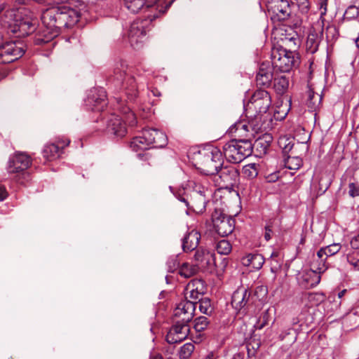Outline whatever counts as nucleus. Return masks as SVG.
<instances>
[{"label": "nucleus", "mask_w": 359, "mask_h": 359, "mask_svg": "<svg viewBox=\"0 0 359 359\" xmlns=\"http://www.w3.org/2000/svg\"><path fill=\"white\" fill-rule=\"evenodd\" d=\"M285 166L290 170H298L302 164V158L296 156H287L284 158Z\"/></svg>", "instance_id": "a19ab883"}, {"label": "nucleus", "mask_w": 359, "mask_h": 359, "mask_svg": "<svg viewBox=\"0 0 359 359\" xmlns=\"http://www.w3.org/2000/svg\"><path fill=\"white\" fill-rule=\"evenodd\" d=\"M273 235V224L271 222H269L264 227V238L266 241L271 239Z\"/></svg>", "instance_id": "052dcab7"}, {"label": "nucleus", "mask_w": 359, "mask_h": 359, "mask_svg": "<svg viewBox=\"0 0 359 359\" xmlns=\"http://www.w3.org/2000/svg\"><path fill=\"white\" fill-rule=\"evenodd\" d=\"M329 268V264L327 263V258L325 257L314 258L311 263V269L321 275Z\"/></svg>", "instance_id": "c9c22d12"}, {"label": "nucleus", "mask_w": 359, "mask_h": 359, "mask_svg": "<svg viewBox=\"0 0 359 359\" xmlns=\"http://www.w3.org/2000/svg\"><path fill=\"white\" fill-rule=\"evenodd\" d=\"M308 295L309 302H313L316 305L323 302L325 299V294L320 292H309Z\"/></svg>", "instance_id": "5fc2aeb1"}, {"label": "nucleus", "mask_w": 359, "mask_h": 359, "mask_svg": "<svg viewBox=\"0 0 359 359\" xmlns=\"http://www.w3.org/2000/svg\"><path fill=\"white\" fill-rule=\"evenodd\" d=\"M271 65L275 71L289 72L299 63V54L283 47L274 48L271 50Z\"/></svg>", "instance_id": "20e7f679"}, {"label": "nucleus", "mask_w": 359, "mask_h": 359, "mask_svg": "<svg viewBox=\"0 0 359 359\" xmlns=\"http://www.w3.org/2000/svg\"><path fill=\"white\" fill-rule=\"evenodd\" d=\"M157 0H123L125 7L132 13L156 6Z\"/></svg>", "instance_id": "b1692460"}, {"label": "nucleus", "mask_w": 359, "mask_h": 359, "mask_svg": "<svg viewBox=\"0 0 359 359\" xmlns=\"http://www.w3.org/2000/svg\"><path fill=\"white\" fill-rule=\"evenodd\" d=\"M278 145L282 149V152L285 158L288 156L287 154L292 151L294 146V143L293 140L283 137L279 139Z\"/></svg>", "instance_id": "ea45409f"}, {"label": "nucleus", "mask_w": 359, "mask_h": 359, "mask_svg": "<svg viewBox=\"0 0 359 359\" xmlns=\"http://www.w3.org/2000/svg\"><path fill=\"white\" fill-rule=\"evenodd\" d=\"M240 180V172L237 168L231 164L222 165L214 176V181L221 187L236 186Z\"/></svg>", "instance_id": "1a4fd4ad"}, {"label": "nucleus", "mask_w": 359, "mask_h": 359, "mask_svg": "<svg viewBox=\"0 0 359 359\" xmlns=\"http://www.w3.org/2000/svg\"><path fill=\"white\" fill-rule=\"evenodd\" d=\"M229 216L224 214V211L220 208H215L214 212L212 213L211 219L213 224H217L219 222L223 219H226V217H229Z\"/></svg>", "instance_id": "8fccbe9b"}, {"label": "nucleus", "mask_w": 359, "mask_h": 359, "mask_svg": "<svg viewBox=\"0 0 359 359\" xmlns=\"http://www.w3.org/2000/svg\"><path fill=\"white\" fill-rule=\"evenodd\" d=\"M168 271L170 273L175 272L177 269H179L180 261L177 256H172L168 258L166 262Z\"/></svg>", "instance_id": "3c124183"}, {"label": "nucleus", "mask_w": 359, "mask_h": 359, "mask_svg": "<svg viewBox=\"0 0 359 359\" xmlns=\"http://www.w3.org/2000/svg\"><path fill=\"white\" fill-rule=\"evenodd\" d=\"M128 70L126 62L118 60L108 79L111 85L119 87L120 96L116 97L118 103H134L139 95V84L133 76L129 75Z\"/></svg>", "instance_id": "f03ea898"}, {"label": "nucleus", "mask_w": 359, "mask_h": 359, "mask_svg": "<svg viewBox=\"0 0 359 359\" xmlns=\"http://www.w3.org/2000/svg\"><path fill=\"white\" fill-rule=\"evenodd\" d=\"M146 135V131H144V129L142 131L141 135L135 137L130 142V147L133 151H138L140 150H145L151 147V144L149 143V141H147V139H145Z\"/></svg>", "instance_id": "473e14b6"}, {"label": "nucleus", "mask_w": 359, "mask_h": 359, "mask_svg": "<svg viewBox=\"0 0 359 359\" xmlns=\"http://www.w3.org/2000/svg\"><path fill=\"white\" fill-rule=\"evenodd\" d=\"M213 226L219 236L222 237L227 236L231 234L234 229L235 220L230 216L226 217V219H223Z\"/></svg>", "instance_id": "c85d7f7f"}, {"label": "nucleus", "mask_w": 359, "mask_h": 359, "mask_svg": "<svg viewBox=\"0 0 359 359\" xmlns=\"http://www.w3.org/2000/svg\"><path fill=\"white\" fill-rule=\"evenodd\" d=\"M234 144H236L239 156H241V161L247 157L251 156L253 151L252 143L250 140L233 139Z\"/></svg>", "instance_id": "c756f323"}, {"label": "nucleus", "mask_w": 359, "mask_h": 359, "mask_svg": "<svg viewBox=\"0 0 359 359\" xmlns=\"http://www.w3.org/2000/svg\"><path fill=\"white\" fill-rule=\"evenodd\" d=\"M34 1L39 4L50 2V1L55 3V4H64V3L69 2V0H34Z\"/></svg>", "instance_id": "338daca9"}, {"label": "nucleus", "mask_w": 359, "mask_h": 359, "mask_svg": "<svg viewBox=\"0 0 359 359\" xmlns=\"http://www.w3.org/2000/svg\"><path fill=\"white\" fill-rule=\"evenodd\" d=\"M251 296V292L245 288H239L236 290L231 297V304L232 306L236 309L240 311L243 309L248 302H250V298Z\"/></svg>", "instance_id": "5701e85b"}, {"label": "nucleus", "mask_w": 359, "mask_h": 359, "mask_svg": "<svg viewBox=\"0 0 359 359\" xmlns=\"http://www.w3.org/2000/svg\"><path fill=\"white\" fill-rule=\"evenodd\" d=\"M273 71L275 70L269 61L262 62L259 65L255 78L257 86L269 88L274 78Z\"/></svg>", "instance_id": "4468645a"}, {"label": "nucleus", "mask_w": 359, "mask_h": 359, "mask_svg": "<svg viewBox=\"0 0 359 359\" xmlns=\"http://www.w3.org/2000/svg\"><path fill=\"white\" fill-rule=\"evenodd\" d=\"M264 258L261 254H248L242 258V264L246 266H250L255 269H260L264 263Z\"/></svg>", "instance_id": "7c9ffc66"}, {"label": "nucleus", "mask_w": 359, "mask_h": 359, "mask_svg": "<svg viewBox=\"0 0 359 359\" xmlns=\"http://www.w3.org/2000/svg\"><path fill=\"white\" fill-rule=\"evenodd\" d=\"M250 128L248 121H240L232 125L229 130L231 133H237L238 136H244L246 133L249 132Z\"/></svg>", "instance_id": "4c0bfd02"}, {"label": "nucleus", "mask_w": 359, "mask_h": 359, "mask_svg": "<svg viewBox=\"0 0 359 359\" xmlns=\"http://www.w3.org/2000/svg\"><path fill=\"white\" fill-rule=\"evenodd\" d=\"M326 38L328 41H335L339 36V30L334 25L327 26L326 28Z\"/></svg>", "instance_id": "603ef678"}, {"label": "nucleus", "mask_w": 359, "mask_h": 359, "mask_svg": "<svg viewBox=\"0 0 359 359\" xmlns=\"http://www.w3.org/2000/svg\"><path fill=\"white\" fill-rule=\"evenodd\" d=\"M80 18V13L69 6L51 7L43 11L41 19L43 29L34 37V43H48L57 36L62 29L75 25Z\"/></svg>", "instance_id": "f257e3e1"}, {"label": "nucleus", "mask_w": 359, "mask_h": 359, "mask_svg": "<svg viewBox=\"0 0 359 359\" xmlns=\"http://www.w3.org/2000/svg\"><path fill=\"white\" fill-rule=\"evenodd\" d=\"M327 1L328 0H319V8L320 11V17L325 15L327 11Z\"/></svg>", "instance_id": "680f3d73"}, {"label": "nucleus", "mask_w": 359, "mask_h": 359, "mask_svg": "<svg viewBox=\"0 0 359 359\" xmlns=\"http://www.w3.org/2000/svg\"><path fill=\"white\" fill-rule=\"evenodd\" d=\"M146 35L144 25L142 21H134L130 26L128 32V41L134 49L142 47L143 39Z\"/></svg>", "instance_id": "ddd939ff"}, {"label": "nucleus", "mask_w": 359, "mask_h": 359, "mask_svg": "<svg viewBox=\"0 0 359 359\" xmlns=\"http://www.w3.org/2000/svg\"><path fill=\"white\" fill-rule=\"evenodd\" d=\"M359 15V8L355 6H350L346 10L341 20H351L358 18Z\"/></svg>", "instance_id": "49530a36"}, {"label": "nucleus", "mask_w": 359, "mask_h": 359, "mask_svg": "<svg viewBox=\"0 0 359 359\" xmlns=\"http://www.w3.org/2000/svg\"><path fill=\"white\" fill-rule=\"evenodd\" d=\"M86 105L94 111H100L107 104L106 91L102 88L90 90L87 99Z\"/></svg>", "instance_id": "f8f14e48"}, {"label": "nucleus", "mask_w": 359, "mask_h": 359, "mask_svg": "<svg viewBox=\"0 0 359 359\" xmlns=\"http://www.w3.org/2000/svg\"><path fill=\"white\" fill-rule=\"evenodd\" d=\"M297 279L299 285L304 289H311L318 285L321 280V276L310 269L298 273Z\"/></svg>", "instance_id": "f3484780"}, {"label": "nucleus", "mask_w": 359, "mask_h": 359, "mask_svg": "<svg viewBox=\"0 0 359 359\" xmlns=\"http://www.w3.org/2000/svg\"><path fill=\"white\" fill-rule=\"evenodd\" d=\"M209 323L210 322L206 317H198L194 320V328L197 332H201L206 329Z\"/></svg>", "instance_id": "de8ad7c7"}, {"label": "nucleus", "mask_w": 359, "mask_h": 359, "mask_svg": "<svg viewBox=\"0 0 359 359\" xmlns=\"http://www.w3.org/2000/svg\"><path fill=\"white\" fill-rule=\"evenodd\" d=\"M198 304L200 311L203 314L210 316L214 311V308L211 304V301L208 297L200 299Z\"/></svg>", "instance_id": "37998d69"}, {"label": "nucleus", "mask_w": 359, "mask_h": 359, "mask_svg": "<svg viewBox=\"0 0 359 359\" xmlns=\"http://www.w3.org/2000/svg\"><path fill=\"white\" fill-rule=\"evenodd\" d=\"M107 132L117 137H123L127 133L125 123L118 115L111 114L107 121Z\"/></svg>", "instance_id": "a211bd4d"}, {"label": "nucleus", "mask_w": 359, "mask_h": 359, "mask_svg": "<svg viewBox=\"0 0 359 359\" xmlns=\"http://www.w3.org/2000/svg\"><path fill=\"white\" fill-rule=\"evenodd\" d=\"M173 194L180 202L184 204L188 210L196 213H202L205 211L208 198L196 190L182 188L177 189Z\"/></svg>", "instance_id": "423d86ee"}, {"label": "nucleus", "mask_w": 359, "mask_h": 359, "mask_svg": "<svg viewBox=\"0 0 359 359\" xmlns=\"http://www.w3.org/2000/svg\"><path fill=\"white\" fill-rule=\"evenodd\" d=\"M294 4L289 0H267L266 8L273 22H284L292 15Z\"/></svg>", "instance_id": "0eeeda50"}, {"label": "nucleus", "mask_w": 359, "mask_h": 359, "mask_svg": "<svg viewBox=\"0 0 359 359\" xmlns=\"http://www.w3.org/2000/svg\"><path fill=\"white\" fill-rule=\"evenodd\" d=\"M259 165L249 163L243 167V176L248 180H253L258 175Z\"/></svg>", "instance_id": "58836bf2"}, {"label": "nucleus", "mask_w": 359, "mask_h": 359, "mask_svg": "<svg viewBox=\"0 0 359 359\" xmlns=\"http://www.w3.org/2000/svg\"><path fill=\"white\" fill-rule=\"evenodd\" d=\"M194 259L202 268L210 267L215 263V253L202 247L196 250Z\"/></svg>", "instance_id": "4be33fe9"}, {"label": "nucleus", "mask_w": 359, "mask_h": 359, "mask_svg": "<svg viewBox=\"0 0 359 359\" xmlns=\"http://www.w3.org/2000/svg\"><path fill=\"white\" fill-rule=\"evenodd\" d=\"M215 248L219 254L226 255L231 252L232 246L229 241L222 239L217 243Z\"/></svg>", "instance_id": "a18cd8bd"}, {"label": "nucleus", "mask_w": 359, "mask_h": 359, "mask_svg": "<svg viewBox=\"0 0 359 359\" xmlns=\"http://www.w3.org/2000/svg\"><path fill=\"white\" fill-rule=\"evenodd\" d=\"M341 248V245L340 243H332L327 246L321 248L317 252L318 257H325L327 259V257L333 256L336 255Z\"/></svg>", "instance_id": "f704fd0d"}, {"label": "nucleus", "mask_w": 359, "mask_h": 359, "mask_svg": "<svg viewBox=\"0 0 359 359\" xmlns=\"http://www.w3.org/2000/svg\"><path fill=\"white\" fill-rule=\"evenodd\" d=\"M124 113H128V114L126 115V118L127 121H128L129 125L131 126H135L137 124V120L135 114L132 111L131 107H128L125 109Z\"/></svg>", "instance_id": "13d9d810"}, {"label": "nucleus", "mask_w": 359, "mask_h": 359, "mask_svg": "<svg viewBox=\"0 0 359 359\" xmlns=\"http://www.w3.org/2000/svg\"><path fill=\"white\" fill-rule=\"evenodd\" d=\"M272 140L273 137L269 133H265L258 137L252 144L253 150L255 149L257 153L256 155L260 157L265 155L271 146Z\"/></svg>", "instance_id": "a878e982"}, {"label": "nucleus", "mask_w": 359, "mask_h": 359, "mask_svg": "<svg viewBox=\"0 0 359 359\" xmlns=\"http://www.w3.org/2000/svg\"><path fill=\"white\" fill-rule=\"evenodd\" d=\"M70 143L68 138L59 139L57 143H50L45 145L43 149V156L48 161H52L59 158L65 147Z\"/></svg>", "instance_id": "dca6fc26"}, {"label": "nucleus", "mask_w": 359, "mask_h": 359, "mask_svg": "<svg viewBox=\"0 0 359 359\" xmlns=\"http://www.w3.org/2000/svg\"><path fill=\"white\" fill-rule=\"evenodd\" d=\"M198 271L197 265L190 264L189 263H183L179 269V274L186 278L194 276Z\"/></svg>", "instance_id": "e433bc0d"}, {"label": "nucleus", "mask_w": 359, "mask_h": 359, "mask_svg": "<svg viewBox=\"0 0 359 359\" xmlns=\"http://www.w3.org/2000/svg\"><path fill=\"white\" fill-rule=\"evenodd\" d=\"M273 81V88L278 95H283L287 92L290 86L288 77L285 75L276 76Z\"/></svg>", "instance_id": "2f4dec72"}, {"label": "nucleus", "mask_w": 359, "mask_h": 359, "mask_svg": "<svg viewBox=\"0 0 359 359\" xmlns=\"http://www.w3.org/2000/svg\"><path fill=\"white\" fill-rule=\"evenodd\" d=\"M174 0L170 1L168 4H166L165 8L163 9H160L158 11H156L153 15H149L147 18L150 20V21H153L156 18H158L161 15L164 14L167 10L171 6Z\"/></svg>", "instance_id": "6e6d98bb"}, {"label": "nucleus", "mask_w": 359, "mask_h": 359, "mask_svg": "<svg viewBox=\"0 0 359 359\" xmlns=\"http://www.w3.org/2000/svg\"><path fill=\"white\" fill-rule=\"evenodd\" d=\"M195 285H201V291L200 292H194V290H191L189 293L188 297V301L192 302V303L194 304V306H196V304H198V302H199L200 299H203V294L204 293V285L203 282L201 280H193L191 283L188 285V289L191 288V287H195Z\"/></svg>", "instance_id": "72a5a7b5"}, {"label": "nucleus", "mask_w": 359, "mask_h": 359, "mask_svg": "<svg viewBox=\"0 0 359 359\" xmlns=\"http://www.w3.org/2000/svg\"><path fill=\"white\" fill-rule=\"evenodd\" d=\"M350 244L353 249H359V234L351 239Z\"/></svg>", "instance_id": "0e129e2a"}, {"label": "nucleus", "mask_w": 359, "mask_h": 359, "mask_svg": "<svg viewBox=\"0 0 359 359\" xmlns=\"http://www.w3.org/2000/svg\"><path fill=\"white\" fill-rule=\"evenodd\" d=\"M26 45L20 41L2 42L0 45V63L8 64L20 59L25 53Z\"/></svg>", "instance_id": "6e6552de"}, {"label": "nucleus", "mask_w": 359, "mask_h": 359, "mask_svg": "<svg viewBox=\"0 0 359 359\" xmlns=\"http://www.w3.org/2000/svg\"><path fill=\"white\" fill-rule=\"evenodd\" d=\"M332 183L331 177L327 174H323L318 181V194H323L330 187Z\"/></svg>", "instance_id": "79ce46f5"}, {"label": "nucleus", "mask_w": 359, "mask_h": 359, "mask_svg": "<svg viewBox=\"0 0 359 359\" xmlns=\"http://www.w3.org/2000/svg\"><path fill=\"white\" fill-rule=\"evenodd\" d=\"M189 323L184 322L182 320H176L165 337L166 341L170 344H174L184 340L188 337L190 331Z\"/></svg>", "instance_id": "9b49d317"}, {"label": "nucleus", "mask_w": 359, "mask_h": 359, "mask_svg": "<svg viewBox=\"0 0 359 359\" xmlns=\"http://www.w3.org/2000/svg\"><path fill=\"white\" fill-rule=\"evenodd\" d=\"M223 154L226 160L233 163L241 162V156H239L233 139L223 146Z\"/></svg>", "instance_id": "cd10ccee"}, {"label": "nucleus", "mask_w": 359, "mask_h": 359, "mask_svg": "<svg viewBox=\"0 0 359 359\" xmlns=\"http://www.w3.org/2000/svg\"><path fill=\"white\" fill-rule=\"evenodd\" d=\"M252 117L249 121L250 128L252 131L255 133H258L259 131L262 132L263 130H266L269 128V122L268 121H271V116L269 114H264V113H256L250 116Z\"/></svg>", "instance_id": "412c9836"}, {"label": "nucleus", "mask_w": 359, "mask_h": 359, "mask_svg": "<svg viewBox=\"0 0 359 359\" xmlns=\"http://www.w3.org/2000/svg\"><path fill=\"white\" fill-rule=\"evenodd\" d=\"M348 262L354 266L357 270H359V252L353 251L352 253L347 255Z\"/></svg>", "instance_id": "864d4df0"}, {"label": "nucleus", "mask_w": 359, "mask_h": 359, "mask_svg": "<svg viewBox=\"0 0 359 359\" xmlns=\"http://www.w3.org/2000/svg\"><path fill=\"white\" fill-rule=\"evenodd\" d=\"M31 158L24 153H17L11 157L8 162L7 171L10 174L19 173L27 170L31 165Z\"/></svg>", "instance_id": "2eb2a0df"}, {"label": "nucleus", "mask_w": 359, "mask_h": 359, "mask_svg": "<svg viewBox=\"0 0 359 359\" xmlns=\"http://www.w3.org/2000/svg\"><path fill=\"white\" fill-rule=\"evenodd\" d=\"M201 239V233L196 229L187 232L182 238V250L184 252L192 251L197 248Z\"/></svg>", "instance_id": "393cba45"}, {"label": "nucleus", "mask_w": 359, "mask_h": 359, "mask_svg": "<svg viewBox=\"0 0 359 359\" xmlns=\"http://www.w3.org/2000/svg\"><path fill=\"white\" fill-rule=\"evenodd\" d=\"M223 163L222 152L217 147H213L210 150L199 152L196 165L203 174L215 176Z\"/></svg>", "instance_id": "39448f33"}, {"label": "nucleus", "mask_w": 359, "mask_h": 359, "mask_svg": "<svg viewBox=\"0 0 359 359\" xmlns=\"http://www.w3.org/2000/svg\"><path fill=\"white\" fill-rule=\"evenodd\" d=\"M8 196V192L4 186L0 185V201H3Z\"/></svg>", "instance_id": "69168bd1"}, {"label": "nucleus", "mask_w": 359, "mask_h": 359, "mask_svg": "<svg viewBox=\"0 0 359 359\" xmlns=\"http://www.w3.org/2000/svg\"><path fill=\"white\" fill-rule=\"evenodd\" d=\"M299 8L302 13H306L309 11V2L308 0H302L299 4Z\"/></svg>", "instance_id": "e2e57ef3"}, {"label": "nucleus", "mask_w": 359, "mask_h": 359, "mask_svg": "<svg viewBox=\"0 0 359 359\" xmlns=\"http://www.w3.org/2000/svg\"><path fill=\"white\" fill-rule=\"evenodd\" d=\"M278 179V176L277 174H271L266 177V180L269 182H276Z\"/></svg>", "instance_id": "774afa93"}, {"label": "nucleus", "mask_w": 359, "mask_h": 359, "mask_svg": "<svg viewBox=\"0 0 359 359\" xmlns=\"http://www.w3.org/2000/svg\"><path fill=\"white\" fill-rule=\"evenodd\" d=\"M187 294L188 293L186 294L185 299L180 302L175 310V316L184 322H190L192 320L196 309L194 304L188 301Z\"/></svg>", "instance_id": "6ab92c4d"}, {"label": "nucleus", "mask_w": 359, "mask_h": 359, "mask_svg": "<svg viewBox=\"0 0 359 359\" xmlns=\"http://www.w3.org/2000/svg\"><path fill=\"white\" fill-rule=\"evenodd\" d=\"M28 13L29 11L25 9L6 10L0 15V25L8 32L16 34L17 37L28 36L35 32L38 23L37 19Z\"/></svg>", "instance_id": "7ed1b4c3"}, {"label": "nucleus", "mask_w": 359, "mask_h": 359, "mask_svg": "<svg viewBox=\"0 0 359 359\" xmlns=\"http://www.w3.org/2000/svg\"><path fill=\"white\" fill-rule=\"evenodd\" d=\"M348 195L355 198L359 196V184L355 182H350L348 184Z\"/></svg>", "instance_id": "bf43d9fd"}, {"label": "nucleus", "mask_w": 359, "mask_h": 359, "mask_svg": "<svg viewBox=\"0 0 359 359\" xmlns=\"http://www.w3.org/2000/svg\"><path fill=\"white\" fill-rule=\"evenodd\" d=\"M195 346L192 343H186L180 347L178 351L180 359H188L194 351Z\"/></svg>", "instance_id": "c03bdc74"}, {"label": "nucleus", "mask_w": 359, "mask_h": 359, "mask_svg": "<svg viewBox=\"0 0 359 359\" xmlns=\"http://www.w3.org/2000/svg\"><path fill=\"white\" fill-rule=\"evenodd\" d=\"M270 318L271 316L269 310L264 311L255 325V327L257 330H262L269 324Z\"/></svg>", "instance_id": "09e8293b"}, {"label": "nucleus", "mask_w": 359, "mask_h": 359, "mask_svg": "<svg viewBox=\"0 0 359 359\" xmlns=\"http://www.w3.org/2000/svg\"><path fill=\"white\" fill-rule=\"evenodd\" d=\"M144 131L147 135L145 139L147 138L151 147L163 148L167 145L168 137L165 133L155 128L144 129Z\"/></svg>", "instance_id": "aec40b11"}, {"label": "nucleus", "mask_w": 359, "mask_h": 359, "mask_svg": "<svg viewBox=\"0 0 359 359\" xmlns=\"http://www.w3.org/2000/svg\"><path fill=\"white\" fill-rule=\"evenodd\" d=\"M18 174V175L16 176V181L21 184H25L31 179L30 175L27 170L21 171Z\"/></svg>", "instance_id": "4d7b16f0"}, {"label": "nucleus", "mask_w": 359, "mask_h": 359, "mask_svg": "<svg viewBox=\"0 0 359 359\" xmlns=\"http://www.w3.org/2000/svg\"><path fill=\"white\" fill-rule=\"evenodd\" d=\"M271 106V97L270 93L264 89H257L252 95L247 105V114H250L251 109L255 111V113L267 114Z\"/></svg>", "instance_id": "9d476101"}, {"label": "nucleus", "mask_w": 359, "mask_h": 359, "mask_svg": "<svg viewBox=\"0 0 359 359\" xmlns=\"http://www.w3.org/2000/svg\"><path fill=\"white\" fill-rule=\"evenodd\" d=\"M323 36V30L317 32L312 30L309 32L306 41V49L307 53H315L318 50L321 42Z\"/></svg>", "instance_id": "bb28decb"}]
</instances>
